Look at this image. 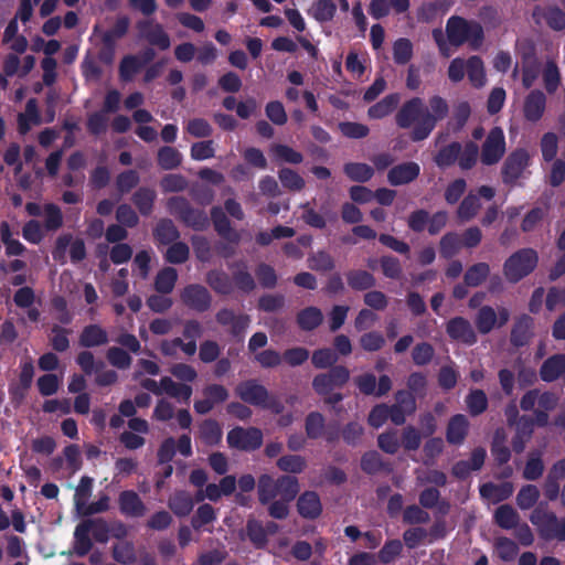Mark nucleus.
Wrapping results in <instances>:
<instances>
[{"mask_svg":"<svg viewBox=\"0 0 565 565\" xmlns=\"http://www.w3.org/2000/svg\"><path fill=\"white\" fill-rule=\"evenodd\" d=\"M395 120L401 128H412L411 138L414 141L426 139L433 131V120L426 114V105L423 99L418 97L403 104Z\"/></svg>","mask_w":565,"mask_h":565,"instance_id":"1","label":"nucleus"},{"mask_svg":"<svg viewBox=\"0 0 565 565\" xmlns=\"http://www.w3.org/2000/svg\"><path fill=\"white\" fill-rule=\"evenodd\" d=\"M299 491V483L295 477L282 476L274 479L269 475H262L258 479L257 492L262 504H268L275 499L294 500Z\"/></svg>","mask_w":565,"mask_h":565,"instance_id":"2","label":"nucleus"},{"mask_svg":"<svg viewBox=\"0 0 565 565\" xmlns=\"http://www.w3.org/2000/svg\"><path fill=\"white\" fill-rule=\"evenodd\" d=\"M448 42L455 46H461L468 43L470 47L478 49L483 42V29L477 21L466 20L458 15H452L446 24Z\"/></svg>","mask_w":565,"mask_h":565,"instance_id":"3","label":"nucleus"},{"mask_svg":"<svg viewBox=\"0 0 565 565\" xmlns=\"http://www.w3.org/2000/svg\"><path fill=\"white\" fill-rule=\"evenodd\" d=\"M558 404V397L551 392H540L531 390L521 398L520 406L523 411L534 412V422L539 426H546L548 423V412L553 411Z\"/></svg>","mask_w":565,"mask_h":565,"instance_id":"4","label":"nucleus"},{"mask_svg":"<svg viewBox=\"0 0 565 565\" xmlns=\"http://www.w3.org/2000/svg\"><path fill=\"white\" fill-rule=\"evenodd\" d=\"M539 255L533 248H522L510 255L503 264V275L510 282H518L536 267Z\"/></svg>","mask_w":565,"mask_h":565,"instance_id":"5","label":"nucleus"},{"mask_svg":"<svg viewBox=\"0 0 565 565\" xmlns=\"http://www.w3.org/2000/svg\"><path fill=\"white\" fill-rule=\"evenodd\" d=\"M530 521L537 527L541 537L565 541V518L558 519L553 512L537 509L532 512Z\"/></svg>","mask_w":565,"mask_h":565,"instance_id":"6","label":"nucleus"},{"mask_svg":"<svg viewBox=\"0 0 565 565\" xmlns=\"http://www.w3.org/2000/svg\"><path fill=\"white\" fill-rule=\"evenodd\" d=\"M236 395L252 405L270 408L278 413L280 405L269 398L267 390L255 381H246L238 384L235 388Z\"/></svg>","mask_w":565,"mask_h":565,"instance_id":"7","label":"nucleus"},{"mask_svg":"<svg viewBox=\"0 0 565 565\" xmlns=\"http://www.w3.org/2000/svg\"><path fill=\"white\" fill-rule=\"evenodd\" d=\"M227 443L232 448L252 451L260 447L263 443V433L260 429L255 427H235L228 431Z\"/></svg>","mask_w":565,"mask_h":565,"instance_id":"8","label":"nucleus"},{"mask_svg":"<svg viewBox=\"0 0 565 565\" xmlns=\"http://www.w3.org/2000/svg\"><path fill=\"white\" fill-rule=\"evenodd\" d=\"M505 152V138L503 130L494 127L488 134L481 149V162L487 166L495 164Z\"/></svg>","mask_w":565,"mask_h":565,"instance_id":"9","label":"nucleus"},{"mask_svg":"<svg viewBox=\"0 0 565 565\" xmlns=\"http://www.w3.org/2000/svg\"><path fill=\"white\" fill-rule=\"evenodd\" d=\"M169 210L172 214L182 218L188 225L202 230L207 225V217L199 210L189 206L183 198H172L168 202Z\"/></svg>","mask_w":565,"mask_h":565,"instance_id":"10","label":"nucleus"},{"mask_svg":"<svg viewBox=\"0 0 565 565\" xmlns=\"http://www.w3.org/2000/svg\"><path fill=\"white\" fill-rule=\"evenodd\" d=\"M350 379V371L344 366H335L329 373L319 374L312 381V386L319 395H327L334 387L342 386Z\"/></svg>","mask_w":565,"mask_h":565,"instance_id":"11","label":"nucleus"},{"mask_svg":"<svg viewBox=\"0 0 565 565\" xmlns=\"http://www.w3.org/2000/svg\"><path fill=\"white\" fill-rule=\"evenodd\" d=\"M530 153L525 149L512 151L505 159L502 167V178L505 183H514L522 177L530 163Z\"/></svg>","mask_w":565,"mask_h":565,"instance_id":"12","label":"nucleus"},{"mask_svg":"<svg viewBox=\"0 0 565 565\" xmlns=\"http://www.w3.org/2000/svg\"><path fill=\"white\" fill-rule=\"evenodd\" d=\"M510 313L508 309L500 307L498 311L489 306L482 307L475 319L478 330L486 334L495 327H501L508 322Z\"/></svg>","mask_w":565,"mask_h":565,"instance_id":"13","label":"nucleus"},{"mask_svg":"<svg viewBox=\"0 0 565 565\" xmlns=\"http://www.w3.org/2000/svg\"><path fill=\"white\" fill-rule=\"evenodd\" d=\"M67 250L73 262H79L85 258L86 249L84 242L79 238L74 239L70 235H64L57 238L53 250V258L64 263Z\"/></svg>","mask_w":565,"mask_h":565,"instance_id":"14","label":"nucleus"},{"mask_svg":"<svg viewBox=\"0 0 565 565\" xmlns=\"http://www.w3.org/2000/svg\"><path fill=\"white\" fill-rule=\"evenodd\" d=\"M140 35L148 41L149 44L164 51L171 45L169 34L163 26L152 20H145L138 23Z\"/></svg>","mask_w":565,"mask_h":565,"instance_id":"15","label":"nucleus"},{"mask_svg":"<svg viewBox=\"0 0 565 565\" xmlns=\"http://www.w3.org/2000/svg\"><path fill=\"white\" fill-rule=\"evenodd\" d=\"M182 302L198 311H205L211 306V295L201 285H189L181 292Z\"/></svg>","mask_w":565,"mask_h":565,"instance_id":"16","label":"nucleus"},{"mask_svg":"<svg viewBox=\"0 0 565 565\" xmlns=\"http://www.w3.org/2000/svg\"><path fill=\"white\" fill-rule=\"evenodd\" d=\"M447 333L451 339L465 344L471 345L477 341L472 326L461 317L454 318L447 323Z\"/></svg>","mask_w":565,"mask_h":565,"instance_id":"17","label":"nucleus"},{"mask_svg":"<svg viewBox=\"0 0 565 565\" xmlns=\"http://www.w3.org/2000/svg\"><path fill=\"white\" fill-rule=\"evenodd\" d=\"M546 97L541 90H532L524 99L523 115L527 121H539L545 111Z\"/></svg>","mask_w":565,"mask_h":565,"instance_id":"18","label":"nucleus"},{"mask_svg":"<svg viewBox=\"0 0 565 565\" xmlns=\"http://www.w3.org/2000/svg\"><path fill=\"white\" fill-rule=\"evenodd\" d=\"M533 18L537 24L546 23L553 30L565 29V13L557 7H537L533 11Z\"/></svg>","mask_w":565,"mask_h":565,"instance_id":"19","label":"nucleus"},{"mask_svg":"<svg viewBox=\"0 0 565 565\" xmlns=\"http://www.w3.org/2000/svg\"><path fill=\"white\" fill-rule=\"evenodd\" d=\"M420 168L416 162H405L395 166L388 171L387 179L393 185H401L408 183L416 179L419 174Z\"/></svg>","mask_w":565,"mask_h":565,"instance_id":"20","label":"nucleus"},{"mask_svg":"<svg viewBox=\"0 0 565 565\" xmlns=\"http://www.w3.org/2000/svg\"><path fill=\"white\" fill-rule=\"evenodd\" d=\"M469 429V422L462 414H457L449 419L446 438L451 445H461L466 439Z\"/></svg>","mask_w":565,"mask_h":565,"instance_id":"21","label":"nucleus"},{"mask_svg":"<svg viewBox=\"0 0 565 565\" xmlns=\"http://www.w3.org/2000/svg\"><path fill=\"white\" fill-rule=\"evenodd\" d=\"M540 375L545 382L565 376V354H555L545 360L540 369Z\"/></svg>","mask_w":565,"mask_h":565,"instance_id":"22","label":"nucleus"},{"mask_svg":"<svg viewBox=\"0 0 565 565\" xmlns=\"http://www.w3.org/2000/svg\"><path fill=\"white\" fill-rule=\"evenodd\" d=\"M297 508L299 514L306 519H316L322 511L320 498L312 491L305 492L299 497Z\"/></svg>","mask_w":565,"mask_h":565,"instance_id":"23","label":"nucleus"},{"mask_svg":"<svg viewBox=\"0 0 565 565\" xmlns=\"http://www.w3.org/2000/svg\"><path fill=\"white\" fill-rule=\"evenodd\" d=\"M513 490L514 489L511 482H502L499 484L489 482L480 487V494L490 503H498L510 498L513 493Z\"/></svg>","mask_w":565,"mask_h":565,"instance_id":"24","label":"nucleus"},{"mask_svg":"<svg viewBox=\"0 0 565 565\" xmlns=\"http://www.w3.org/2000/svg\"><path fill=\"white\" fill-rule=\"evenodd\" d=\"M120 511L129 516L139 518L145 515L146 507L139 495L134 491H124L119 495Z\"/></svg>","mask_w":565,"mask_h":565,"instance_id":"25","label":"nucleus"},{"mask_svg":"<svg viewBox=\"0 0 565 565\" xmlns=\"http://www.w3.org/2000/svg\"><path fill=\"white\" fill-rule=\"evenodd\" d=\"M95 521L88 520L78 524L74 533V551L77 555L84 556L92 547L89 532Z\"/></svg>","mask_w":565,"mask_h":565,"instance_id":"26","label":"nucleus"},{"mask_svg":"<svg viewBox=\"0 0 565 565\" xmlns=\"http://www.w3.org/2000/svg\"><path fill=\"white\" fill-rule=\"evenodd\" d=\"M401 97L398 94H391L382 98L375 105L371 106L367 115L372 119H381L390 115L398 105Z\"/></svg>","mask_w":565,"mask_h":565,"instance_id":"27","label":"nucleus"},{"mask_svg":"<svg viewBox=\"0 0 565 565\" xmlns=\"http://www.w3.org/2000/svg\"><path fill=\"white\" fill-rule=\"evenodd\" d=\"M168 505L175 515L185 516L192 511L194 502L190 493L177 491L170 497Z\"/></svg>","mask_w":565,"mask_h":565,"instance_id":"28","label":"nucleus"},{"mask_svg":"<svg viewBox=\"0 0 565 565\" xmlns=\"http://www.w3.org/2000/svg\"><path fill=\"white\" fill-rule=\"evenodd\" d=\"M108 335L106 330L100 326L90 324L87 326L79 338V342L83 347L90 348L107 343Z\"/></svg>","mask_w":565,"mask_h":565,"instance_id":"29","label":"nucleus"},{"mask_svg":"<svg viewBox=\"0 0 565 565\" xmlns=\"http://www.w3.org/2000/svg\"><path fill=\"white\" fill-rule=\"evenodd\" d=\"M10 225L7 222L0 224V241L6 247L8 256H19L24 252V246L14 237Z\"/></svg>","mask_w":565,"mask_h":565,"instance_id":"30","label":"nucleus"},{"mask_svg":"<svg viewBox=\"0 0 565 565\" xmlns=\"http://www.w3.org/2000/svg\"><path fill=\"white\" fill-rule=\"evenodd\" d=\"M533 434V420L522 417L516 423V435L513 439V449L516 452H522L525 444L530 440Z\"/></svg>","mask_w":565,"mask_h":565,"instance_id":"31","label":"nucleus"},{"mask_svg":"<svg viewBox=\"0 0 565 565\" xmlns=\"http://www.w3.org/2000/svg\"><path fill=\"white\" fill-rule=\"evenodd\" d=\"M494 520L500 527L511 530L516 527L520 518L518 512L512 507L504 504L500 505L495 510Z\"/></svg>","mask_w":565,"mask_h":565,"instance_id":"32","label":"nucleus"},{"mask_svg":"<svg viewBox=\"0 0 565 565\" xmlns=\"http://www.w3.org/2000/svg\"><path fill=\"white\" fill-rule=\"evenodd\" d=\"M323 320L321 310L317 307H308L298 313L297 321L301 329L313 330Z\"/></svg>","mask_w":565,"mask_h":565,"instance_id":"33","label":"nucleus"},{"mask_svg":"<svg viewBox=\"0 0 565 565\" xmlns=\"http://www.w3.org/2000/svg\"><path fill=\"white\" fill-rule=\"evenodd\" d=\"M270 153L277 162H287L298 164L302 161L303 157L297 150L286 145H273L270 147Z\"/></svg>","mask_w":565,"mask_h":565,"instance_id":"34","label":"nucleus"},{"mask_svg":"<svg viewBox=\"0 0 565 565\" xmlns=\"http://www.w3.org/2000/svg\"><path fill=\"white\" fill-rule=\"evenodd\" d=\"M162 394L166 393L172 397L182 398L188 402L192 395V388L185 384H179L170 377L164 376L161 379Z\"/></svg>","mask_w":565,"mask_h":565,"instance_id":"35","label":"nucleus"},{"mask_svg":"<svg viewBox=\"0 0 565 565\" xmlns=\"http://www.w3.org/2000/svg\"><path fill=\"white\" fill-rule=\"evenodd\" d=\"M349 286L355 290H365L375 286V278L365 270H351L347 274Z\"/></svg>","mask_w":565,"mask_h":565,"instance_id":"36","label":"nucleus"},{"mask_svg":"<svg viewBox=\"0 0 565 565\" xmlns=\"http://www.w3.org/2000/svg\"><path fill=\"white\" fill-rule=\"evenodd\" d=\"M178 273L172 267H166L160 270L156 277L154 286L159 292L169 294L173 290Z\"/></svg>","mask_w":565,"mask_h":565,"instance_id":"37","label":"nucleus"},{"mask_svg":"<svg viewBox=\"0 0 565 565\" xmlns=\"http://www.w3.org/2000/svg\"><path fill=\"white\" fill-rule=\"evenodd\" d=\"M212 220L215 226V230L230 241H237L238 235L234 231H232L230 226V222L226 218L223 210L221 207H214L212 210Z\"/></svg>","mask_w":565,"mask_h":565,"instance_id":"38","label":"nucleus"},{"mask_svg":"<svg viewBox=\"0 0 565 565\" xmlns=\"http://www.w3.org/2000/svg\"><path fill=\"white\" fill-rule=\"evenodd\" d=\"M490 273L487 263H478L468 268L465 274V282L467 286L477 287L481 285Z\"/></svg>","mask_w":565,"mask_h":565,"instance_id":"39","label":"nucleus"},{"mask_svg":"<svg viewBox=\"0 0 565 565\" xmlns=\"http://www.w3.org/2000/svg\"><path fill=\"white\" fill-rule=\"evenodd\" d=\"M276 465L281 471L289 473H300L307 467V461L299 455H287L280 457Z\"/></svg>","mask_w":565,"mask_h":565,"instance_id":"40","label":"nucleus"},{"mask_svg":"<svg viewBox=\"0 0 565 565\" xmlns=\"http://www.w3.org/2000/svg\"><path fill=\"white\" fill-rule=\"evenodd\" d=\"M467 72L473 86L481 87L486 84L483 63L478 56H471L467 61Z\"/></svg>","mask_w":565,"mask_h":565,"instance_id":"41","label":"nucleus"},{"mask_svg":"<svg viewBox=\"0 0 565 565\" xmlns=\"http://www.w3.org/2000/svg\"><path fill=\"white\" fill-rule=\"evenodd\" d=\"M142 62L136 55H127L122 58L119 66L120 78L125 82H130L135 75L141 70Z\"/></svg>","mask_w":565,"mask_h":565,"instance_id":"42","label":"nucleus"},{"mask_svg":"<svg viewBox=\"0 0 565 565\" xmlns=\"http://www.w3.org/2000/svg\"><path fill=\"white\" fill-rule=\"evenodd\" d=\"M93 489V479L88 477H83L76 487L74 501L77 512L79 513L83 509H85L88 503V499L92 494Z\"/></svg>","mask_w":565,"mask_h":565,"instance_id":"43","label":"nucleus"},{"mask_svg":"<svg viewBox=\"0 0 565 565\" xmlns=\"http://www.w3.org/2000/svg\"><path fill=\"white\" fill-rule=\"evenodd\" d=\"M181 153L171 147H163L158 152V163L164 170H172L180 166Z\"/></svg>","mask_w":565,"mask_h":565,"instance_id":"44","label":"nucleus"},{"mask_svg":"<svg viewBox=\"0 0 565 565\" xmlns=\"http://www.w3.org/2000/svg\"><path fill=\"white\" fill-rule=\"evenodd\" d=\"M466 404L469 413L477 416L487 409L488 398L483 391L473 390L466 397Z\"/></svg>","mask_w":565,"mask_h":565,"instance_id":"45","label":"nucleus"},{"mask_svg":"<svg viewBox=\"0 0 565 565\" xmlns=\"http://www.w3.org/2000/svg\"><path fill=\"white\" fill-rule=\"evenodd\" d=\"M461 246L463 245L458 234L452 232L447 233L440 239V255L445 258H450L459 252Z\"/></svg>","mask_w":565,"mask_h":565,"instance_id":"46","label":"nucleus"},{"mask_svg":"<svg viewBox=\"0 0 565 565\" xmlns=\"http://www.w3.org/2000/svg\"><path fill=\"white\" fill-rule=\"evenodd\" d=\"M426 114L433 120V129L438 120L445 118L448 114L447 103L439 96H434L429 99V105L426 106Z\"/></svg>","mask_w":565,"mask_h":565,"instance_id":"47","label":"nucleus"},{"mask_svg":"<svg viewBox=\"0 0 565 565\" xmlns=\"http://www.w3.org/2000/svg\"><path fill=\"white\" fill-rule=\"evenodd\" d=\"M494 550L497 555L505 562L514 559L519 552L518 545L508 537H498L494 543Z\"/></svg>","mask_w":565,"mask_h":565,"instance_id":"48","label":"nucleus"},{"mask_svg":"<svg viewBox=\"0 0 565 565\" xmlns=\"http://www.w3.org/2000/svg\"><path fill=\"white\" fill-rule=\"evenodd\" d=\"M480 209V202L477 195H467L458 207L457 216L466 222L475 217Z\"/></svg>","mask_w":565,"mask_h":565,"instance_id":"49","label":"nucleus"},{"mask_svg":"<svg viewBox=\"0 0 565 565\" xmlns=\"http://www.w3.org/2000/svg\"><path fill=\"white\" fill-rule=\"evenodd\" d=\"M156 199V192L148 188H141L134 194V203L141 214H149Z\"/></svg>","mask_w":565,"mask_h":565,"instance_id":"50","label":"nucleus"},{"mask_svg":"<svg viewBox=\"0 0 565 565\" xmlns=\"http://www.w3.org/2000/svg\"><path fill=\"white\" fill-rule=\"evenodd\" d=\"M18 122L21 134L28 132L32 125L38 124V108L34 99L26 103L25 111L19 115Z\"/></svg>","mask_w":565,"mask_h":565,"instance_id":"51","label":"nucleus"},{"mask_svg":"<svg viewBox=\"0 0 565 565\" xmlns=\"http://www.w3.org/2000/svg\"><path fill=\"white\" fill-rule=\"evenodd\" d=\"M540 491L533 484H527L521 488L516 495V503L520 509H531L539 500Z\"/></svg>","mask_w":565,"mask_h":565,"instance_id":"52","label":"nucleus"},{"mask_svg":"<svg viewBox=\"0 0 565 565\" xmlns=\"http://www.w3.org/2000/svg\"><path fill=\"white\" fill-rule=\"evenodd\" d=\"M200 436L205 444L215 445L222 438V428L215 420H205L200 427Z\"/></svg>","mask_w":565,"mask_h":565,"instance_id":"53","label":"nucleus"},{"mask_svg":"<svg viewBox=\"0 0 565 565\" xmlns=\"http://www.w3.org/2000/svg\"><path fill=\"white\" fill-rule=\"evenodd\" d=\"M206 281L216 292L230 294L232 291V282L228 276L223 271H210Z\"/></svg>","mask_w":565,"mask_h":565,"instance_id":"54","label":"nucleus"},{"mask_svg":"<svg viewBox=\"0 0 565 565\" xmlns=\"http://www.w3.org/2000/svg\"><path fill=\"white\" fill-rule=\"evenodd\" d=\"M345 174L353 181L365 182L373 175V169L366 163H348L344 166Z\"/></svg>","mask_w":565,"mask_h":565,"instance_id":"55","label":"nucleus"},{"mask_svg":"<svg viewBox=\"0 0 565 565\" xmlns=\"http://www.w3.org/2000/svg\"><path fill=\"white\" fill-rule=\"evenodd\" d=\"M278 178L282 186L290 191H300L305 186V180L291 169H281L278 172Z\"/></svg>","mask_w":565,"mask_h":565,"instance_id":"56","label":"nucleus"},{"mask_svg":"<svg viewBox=\"0 0 565 565\" xmlns=\"http://www.w3.org/2000/svg\"><path fill=\"white\" fill-rule=\"evenodd\" d=\"M460 153V145L452 142L444 147L435 158V162L438 167L445 168L451 166Z\"/></svg>","mask_w":565,"mask_h":565,"instance_id":"57","label":"nucleus"},{"mask_svg":"<svg viewBox=\"0 0 565 565\" xmlns=\"http://www.w3.org/2000/svg\"><path fill=\"white\" fill-rule=\"evenodd\" d=\"M156 238L162 244H170L178 239L179 233L171 221H161L154 232Z\"/></svg>","mask_w":565,"mask_h":565,"instance_id":"58","label":"nucleus"},{"mask_svg":"<svg viewBox=\"0 0 565 565\" xmlns=\"http://www.w3.org/2000/svg\"><path fill=\"white\" fill-rule=\"evenodd\" d=\"M308 266L313 270L328 271L333 269L334 260L330 254L320 250L308 258Z\"/></svg>","mask_w":565,"mask_h":565,"instance_id":"59","label":"nucleus"},{"mask_svg":"<svg viewBox=\"0 0 565 565\" xmlns=\"http://www.w3.org/2000/svg\"><path fill=\"white\" fill-rule=\"evenodd\" d=\"M306 434L309 438L316 439L322 435L324 418L318 412L310 413L306 418Z\"/></svg>","mask_w":565,"mask_h":565,"instance_id":"60","label":"nucleus"},{"mask_svg":"<svg viewBox=\"0 0 565 565\" xmlns=\"http://www.w3.org/2000/svg\"><path fill=\"white\" fill-rule=\"evenodd\" d=\"M129 26V19L127 17L119 18L111 30L107 31L104 36L103 41L106 45L113 46L117 39H120L124 36L128 30Z\"/></svg>","mask_w":565,"mask_h":565,"instance_id":"61","label":"nucleus"},{"mask_svg":"<svg viewBox=\"0 0 565 565\" xmlns=\"http://www.w3.org/2000/svg\"><path fill=\"white\" fill-rule=\"evenodd\" d=\"M311 12L318 21H329L335 13V4L331 0H319L313 4Z\"/></svg>","mask_w":565,"mask_h":565,"instance_id":"62","label":"nucleus"},{"mask_svg":"<svg viewBox=\"0 0 565 565\" xmlns=\"http://www.w3.org/2000/svg\"><path fill=\"white\" fill-rule=\"evenodd\" d=\"M394 60L398 64L407 63L413 55V45L407 39H398L393 47Z\"/></svg>","mask_w":565,"mask_h":565,"instance_id":"63","label":"nucleus"},{"mask_svg":"<svg viewBox=\"0 0 565 565\" xmlns=\"http://www.w3.org/2000/svg\"><path fill=\"white\" fill-rule=\"evenodd\" d=\"M558 149V140L555 134L546 132L541 139L542 157L545 161H552Z\"/></svg>","mask_w":565,"mask_h":565,"instance_id":"64","label":"nucleus"}]
</instances>
